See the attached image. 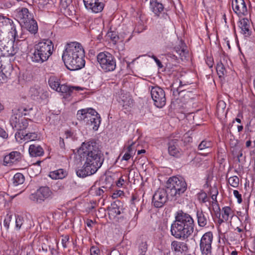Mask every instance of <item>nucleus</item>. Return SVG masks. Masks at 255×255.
Wrapping results in <instances>:
<instances>
[{
    "label": "nucleus",
    "mask_w": 255,
    "mask_h": 255,
    "mask_svg": "<svg viewBox=\"0 0 255 255\" xmlns=\"http://www.w3.org/2000/svg\"><path fill=\"white\" fill-rule=\"evenodd\" d=\"M97 61L105 72L113 71L116 67V59L109 52H100L97 56Z\"/></svg>",
    "instance_id": "39448f33"
},
{
    "label": "nucleus",
    "mask_w": 255,
    "mask_h": 255,
    "mask_svg": "<svg viewBox=\"0 0 255 255\" xmlns=\"http://www.w3.org/2000/svg\"><path fill=\"white\" fill-rule=\"evenodd\" d=\"M29 93L31 98L35 101H39L41 99H43L46 97V93L43 92L40 88H31L30 90Z\"/></svg>",
    "instance_id": "c85d7f7f"
},
{
    "label": "nucleus",
    "mask_w": 255,
    "mask_h": 255,
    "mask_svg": "<svg viewBox=\"0 0 255 255\" xmlns=\"http://www.w3.org/2000/svg\"><path fill=\"white\" fill-rule=\"evenodd\" d=\"M13 23V21L10 23H9L11 26V31L10 33L11 34V36L13 37L14 40H17L18 38V33L17 31L16 30V26L14 25H12Z\"/></svg>",
    "instance_id": "49530a36"
},
{
    "label": "nucleus",
    "mask_w": 255,
    "mask_h": 255,
    "mask_svg": "<svg viewBox=\"0 0 255 255\" xmlns=\"http://www.w3.org/2000/svg\"><path fill=\"white\" fill-rule=\"evenodd\" d=\"M24 219L23 218L17 216L15 219V228L17 230H19L23 225Z\"/></svg>",
    "instance_id": "a18cd8bd"
},
{
    "label": "nucleus",
    "mask_w": 255,
    "mask_h": 255,
    "mask_svg": "<svg viewBox=\"0 0 255 255\" xmlns=\"http://www.w3.org/2000/svg\"><path fill=\"white\" fill-rule=\"evenodd\" d=\"M226 104L223 101H220L217 105L216 110L218 115H223L225 113V110Z\"/></svg>",
    "instance_id": "58836bf2"
},
{
    "label": "nucleus",
    "mask_w": 255,
    "mask_h": 255,
    "mask_svg": "<svg viewBox=\"0 0 255 255\" xmlns=\"http://www.w3.org/2000/svg\"><path fill=\"white\" fill-rule=\"evenodd\" d=\"M96 113V110L91 108H87L78 110L77 112L76 117L78 121L81 122L89 121L88 119L93 114Z\"/></svg>",
    "instance_id": "aec40b11"
},
{
    "label": "nucleus",
    "mask_w": 255,
    "mask_h": 255,
    "mask_svg": "<svg viewBox=\"0 0 255 255\" xmlns=\"http://www.w3.org/2000/svg\"><path fill=\"white\" fill-rule=\"evenodd\" d=\"M82 90V88L78 86H69L65 84L60 85L58 89L56 91L65 94V98L71 96L74 91H78Z\"/></svg>",
    "instance_id": "5701e85b"
},
{
    "label": "nucleus",
    "mask_w": 255,
    "mask_h": 255,
    "mask_svg": "<svg viewBox=\"0 0 255 255\" xmlns=\"http://www.w3.org/2000/svg\"><path fill=\"white\" fill-rule=\"evenodd\" d=\"M97 171V169L84 162L82 167L76 170V174L79 177L84 178L95 174Z\"/></svg>",
    "instance_id": "f3484780"
},
{
    "label": "nucleus",
    "mask_w": 255,
    "mask_h": 255,
    "mask_svg": "<svg viewBox=\"0 0 255 255\" xmlns=\"http://www.w3.org/2000/svg\"><path fill=\"white\" fill-rule=\"evenodd\" d=\"M25 180V178L23 175L20 173H16L12 179V183L14 186H17L23 183Z\"/></svg>",
    "instance_id": "c9c22d12"
},
{
    "label": "nucleus",
    "mask_w": 255,
    "mask_h": 255,
    "mask_svg": "<svg viewBox=\"0 0 255 255\" xmlns=\"http://www.w3.org/2000/svg\"><path fill=\"white\" fill-rule=\"evenodd\" d=\"M239 26L241 29L242 33L246 37L251 35L252 31L250 28L249 20L248 18H242L239 21Z\"/></svg>",
    "instance_id": "393cba45"
},
{
    "label": "nucleus",
    "mask_w": 255,
    "mask_h": 255,
    "mask_svg": "<svg viewBox=\"0 0 255 255\" xmlns=\"http://www.w3.org/2000/svg\"><path fill=\"white\" fill-rule=\"evenodd\" d=\"M15 18L20 25L25 24L28 20H32L33 16L27 8L21 7L16 9Z\"/></svg>",
    "instance_id": "ddd939ff"
},
{
    "label": "nucleus",
    "mask_w": 255,
    "mask_h": 255,
    "mask_svg": "<svg viewBox=\"0 0 255 255\" xmlns=\"http://www.w3.org/2000/svg\"><path fill=\"white\" fill-rule=\"evenodd\" d=\"M22 27L25 28L30 33L35 34L38 31V25L36 21L32 18V20H28L25 24L21 25Z\"/></svg>",
    "instance_id": "7c9ffc66"
},
{
    "label": "nucleus",
    "mask_w": 255,
    "mask_h": 255,
    "mask_svg": "<svg viewBox=\"0 0 255 255\" xmlns=\"http://www.w3.org/2000/svg\"><path fill=\"white\" fill-rule=\"evenodd\" d=\"M11 22H12V20L10 19L0 15V41H1L2 27L3 25L4 24H7V23H10Z\"/></svg>",
    "instance_id": "a19ab883"
},
{
    "label": "nucleus",
    "mask_w": 255,
    "mask_h": 255,
    "mask_svg": "<svg viewBox=\"0 0 255 255\" xmlns=\"http://www.w3.org/2000/svg\"><path fill=\"white\" fill-rule=\"evenodd\" d=\"M108 36L110 38L114 43H116L119 39V37L116 32L109 31L107 33Z\"/></svg>",
    "instance_id": "de8ad7c7"
},
{
    "label": "nucleus",
    "mask_w": 255,
    "mask_h": 255,
    "mask_svg": "<svg viewBox=\"0 0 255 255\" xmlns=\"http://www.w3.org/2000/svg\"><path fill=\"white\" fill-rule=\"evenodd\" d=\"M196 217L199 226L204 227L207 225L209 219L208 213L203 212L201 210H197Z\"/></svg>",
    "instance_id": "c756f323"
},
{
    "label": "nucleus",
    "mask_w": 255,
    "mask_h": 255,
    "mask_svg": "<svg viewBox=\"0 0 255 255\" xmlns=\"http://www.w3.org/2000/svg\"><path fill=\"white\" fill-rule=\"evenodd\" d=\"M37 48V46H34L33 48L31 49L29 56L33 62L41 64L47 60H44V56L42 55V53Z\"/></svg>",
    "instance_id": "4be33fe9"
},
{
    "label": "nucleus",
    "mask_w": 255,
    "mask_h": 255,
    "mask_svg": "<svg viewBox=\"0 0 255 255\" xmlns=\"http://www.w3.org/2000/svg\"><path fill=\"white\" fill-rule=\"evenodd\" d=\"M121 202L116 201L112 203L111 206L108 208L109 214L113 217H116L117 216L122 213V208L120 207Z\"/></svg>",
    "instance_id": "cd10ccee"
},
{
    "label": "nucleus",
    "mask_w": 255,
    "mask_h": 255,
    "mask_svg": "<svg viewBox=\"0 0 255 255\" xmlns=\"http://www.w3.org/2000/svg\"><path fill=\"white\" fill-rule=\"evenodd\" d=\"M174 51L179 55L182 60L186 58L187 52L186 49L181 46H178L174 48Z\"/></svg>",
    "instance_id": "4c0bfd02"
},
{
    "label": "nucleus",
    "mask_w": 255,
    "mask_h": 255,
    "mask_svg": "<svg viewBox=\"0 0 255 255\" xmlns=\"http://www.w3.org/2000/svg\"><path fill=\"white\" fill-rule=\"evenodd\" d=\"M69 237L68 235L62 237L61 242L63 248H67V244L69 243Z\"/></svg>",
    "instance_id": "603ef678"
},
{
    "label": "nucleus",
    "mask_w": 255,
    "mask_h": 255,
    "mask_svg": "<svg viewBox=\"0 0 255 255\" xmlns=\"http://www.w3.org/2000/svg\"><path fill=\"white\" fill-rule=\"evenodd\" d=\"M48 84L51 89L56 91L60 85V79L55 76H51L48 79Z\"/></svg>",
    "instance_id": "f704fd0d"
},
{
    "label": "nucleus",
    "mask_w": 255,
    "mask_h": 255,
    "mask_svg": "<svg viewBox=\"0 0 255 255\" xmlns=\"http://www.w3.org/2000/svg\"><path fill=\"white\" fill-rule=\"evenodd\" d=\"M197 198L202 203H206L209 201L207 194L203 191H201L197 194Z\"/></svg>",
    "instance_id": "c03bdc74"
},
{
    "label": "nucleus",
    "mask_w": 255,
    "mask_h": 255,
    "mask_svg": "<svg viewBox=\"0 0 255 255\" xmlns=\"http://www.w3.org/2000/svg\"><path fill=\"white\" fill-rule=\"evenodd\" d=\"M11 217L9 216L7 218L5 219L3 221V225L5 228L7 230L9 228V223L10 221Z\"/></svg>",
    "instance_id": "bf43d9fd"
},
{
    "label": "nucleus",
    "mask_w": 255,
    "mask_h": 255,
    "mask_svg": "<svg viewBox=\"0 0 255 255\" xmlns=\"http://www.w3.org/2000/svg\"><path fill=\"white\" fill-rule=\"evenodd\" d=\"M187 183L181 177H170L166 183V189L168 194L176 200L187 190Z\"/></svg>",
    "instance_id": "20e7f679"
},
{
    "label": "nucleus",
    "mask_w": 255,
    "mask_h": 255,
    "mask_svg": "<svg viewBox=\"0 0 255 255\" xmlns=\"http://www.w3.org/2000/svg\"><path fill=\"white\" fill-rule=\"evenodd\" d=\"M78 151L81 159L91 167L98 170L103 165L104 155L94 139L83 142Z\"/></svg>",
    "instance_id": "f257e3e1"
},
{
    "label": "nucleus",
    "mask_w": 255,
    "mask_h": 255,
    "mask_svg": "<svg viewBox=\"0 0 255 255\" xmlns=\"http://www.w3.org/2000/svg\"><path fill=\"white\" fill-rule=\"evenodd\" d=\"M171 249L175 253L186 255L189 252V248L186 242L173 241L171 244Z\"/></svg>",
    "instance_id": "dca6fc26"
},
{
    "label": "nucleus",
    "mask_w": 255,
    "mask_h": 255,
    "mask_svg": "<svg viewBox=\"0 0 255 255\" xmlns=\"http://www.w3.org/2000/svg\"><path fill=\"white\" fill-rule=\"evenodd\" d=\"M252 124L253 126L255 125V119H252L247 125V128L250 131H253L254 129V128L251 126Z\"/></svg>",
    "instance_id": "4d7b16f0"
},
{
    "label": "nucleus",
    "mask_w": 255,
    "mask_h": 255,
    "mask_svg": "<svg viewBox=\"0 0 255 255\" xmlns=\"http://www.w3.org/2000/svg\"><path fill=\"white\" fill-rule=\"evenodd\" d=\"M67 175L66 170L63 169H59L58 170L51 171L49 173V177L52 179H63Z\"/></svg>",
    "instance_id": "473e14b6"
},
{
    "label": "nucleus",
    "mask_w": 255,
    "mask_h": 255,
    "mask_svg": "<svg viewBox=\"0 0 255 255\" xmlns=\"http://www.w3.org/2000/svg\"><path fill=\"white\" fill-rule=\"evenodd\" d=\"M234 122H235V121H233L232 123L229 124L227 126H224L223 127V129L226 130V131L228 133V135H231L233 136V133L231 132L230 128L233 126V125L234 123Z\"/></svg>",
    "instance_id": "3c124183"
},
{
    "label": "nucleus",
    "mask_w": 255,
    "mask_h": 255,
    "mask_svg": "<svg viewBox=\"0 0 255 255\" xmlns=\"http://www.w3.org/2000/svg\"><path fill=\"white\" fill-rule=\"evenodd\" d=\"M125 180L122 177H121L116 182L117 186L119 187L123 186Z\"/></svg>",
    "instance_id": "e2e57ef3"
},
{
    "label": "nucleus",
    "mask_w": 255,
    "mask_h": 255,
    "mask_svg": "<svg viewBox=\"0 0 255 255\" xmlns=\"http://www.w3.org/2000/svg\"><path fill=\"white\" fill-rule=\"evenodd\" d=\"M21 159V154L20 152L14 151L5 155L3 158V164L10 166L19 162Z\"/></svg>",
    "instance_id": "6ab92c4d"
},
{
    "label": "nucleus",
    "mask_w": 255,
    "mask_h": 255,
    "mask_svg": "<svg viewBox=\"0 0 255 255\" xmlns=\"http://www.w3.org/2000/svg\"><path fill=\"white\" fill-rule=\"evenodd\" d=\"M85 51L81 44L73 42L67 43L62 54V60L71 71L81 69L85 66Z\"/></svg>",
    "instance_id": "f03ea898"
},
{
    "label": "nucleus",
    "mask_w": 255,
    "mask_h": 255,
    "mask_svg": "<svg viewBox=\"0 0 255 255\" xmlns=\"http://www.w3.org/2000/svg\"><path fill=\"white\" fill-rule=\"evenodd\" d=\"M216 71L220 78L222 77L225 75V68L223 64L221 62L217 63L216 66Z\"/></svg>",
    "instance_id": "79ce46f5"
},
{
    "label": "nucleus",
    "mask_w": 255,
    "mask_h": 255,
    "mask_svg": "<svg viewBox=\"0 0 255 255\" xmlns=\"http://www.w3.org/2000/svg\"><path fill=\"white\" fill-rule=\"evenodd\" d=\"M228 183L231 186L237 188L239 184V178L237 176H232L229 178Z\"/></svg>",
    "instance_id": "37998d69"
},
{
    "label": "nucleus",
    "mask_w": 255,
    "mask_h": 255,
    "mask_svg": "<svg viewBox=\"0 0 255 255\" xmlns=\"http://www.w3.org/2000/svg\"><path fill=\"white\" fill-rule=\"evenodd\" d=\"M178 143L177 139L169 140L168 143V151L170 155L176 157L181 155V149L178 146Z\"/></svg>",
    "instance_id": "412c9836"
},
{
    "label": "nucleus",
    "mask_w": 255,
    "mask_h": 255,
    "mask_svg": "<svg viewBox=\"0 0 255 255\" xmlns=\"http://www.w3.org/2000/svg\"><path fill=\"white\" fill-rule=\"evenodd\" d=\"M83 1L86 8L95 13L101 12L104 7L102 0H83Z\"/></svg>",
    "instance_id": "4468645a"
},
{
    "label": "nucleus",
    "mask_w": 255,
    "mask_h": 255,
    "mask_svg": "<svg viewBox=\"0 0 255 255\" xmlns=\"http://www.w3.org/2000/svg\"><path fill=\"white\" fill-rule=\"evenodd\" d=\"M59 146L62 149H64L65 148V143L64 139L61 137H60L59 138Z\"/></svg>",
    "instance_id": "774afa93"
},
{
    "label": "nucleus",
    "mask_w": 255,
    "mask_h": 255,
    "mask_svg": "<svg viewBox=\"0 0 255 255\" xmlns=\"http://www.w3.org/2000/svg\"><path fill=\"white\" fill-rule=\"evenodd\" d=\"M15 47H17L19 48L18 52L20 51L21 53H24L25 51L26 48L27 47V44L26 46H24L23 45H21L20 46H17L16 43H14Z\"/></svg>",
    "instance_id": "680f3d73"
},
{
    "label": "nucleus",
    "mask_w": 255,
    "mask_h": 255,
    "mask_svg": "<svg viewBox=\"0 0 255 255\" xmlns=\"http://www.w3.org/2000/svg\"><path fill=\"white\" fill-rule=\"evenodd\" d=\"M134 144V142H132L131 144H130L128 148H127V152L130 153L131 154H132V151H133V149L132 148V146Z\"/></svg>",
    "instance_id": "338daca9"
},
{
    "label": "nucleus",
    "mask_w": 255,
    "mask_h": 255,
    "mask_svg": "<svg viewBox=\"0 0 255 255\" xmlns=\"http://www.w3.org/2000/svg\"><path fill=\"white\" fill-rule=\"evenodd\" d=\"M37 136V134L35 132L26 133L25 131H21L16 132L15 134V139L19 143L36 140Z\"/></svg>",
    "instance_id": "a211bd4d"
},
{
    "label": "nucleus",
    "mask_w": 255,
    "mask_h": 255,
    "mask_svg": "<svg viewBox=\"0 0 255 255\" xmlns=\"http://www.w3.org/2000/svg\"><path fill=\"white\" fill-rule=\"evenodd\" d=\"M206 63L209 68H212L214 64L213 59L212 57H207L206 59Z\"/></svg>",
    "instance_id": "13d9d810"
},
{
    "label": "nucleus",
    "mask_w": 255,
    "mask_h": 255,
    "mask_svg": "<svg viewBox=\"0 0 255 255\" xmlns=\"http://www.w3.org/2000/svg\"><path fill=\"white\" fill-rule=\"evenodd\" d=\"M52 192L47 186H42L29 196V199L37 203H41L51 196Z\"/></svg>",
    "instance_id": "6e6552de"
},
{
    "label": "nucleus",
    "mask_w": 255,
    "mask_h": 255,
    "mask_svg": "<svg viewBox=\"0 0 255 255\" xmlns=\"http://www.w3.org/2000/svg\"><path fill=\"white\" fill-rule=\"evenodd\" d=\"M148 245L146 242H142L138 246V252H147Z\"/></svg>",
    "instance_id": "09e8293b"
},
{
    "label": "nucleus",
    "mask_w": 255,
    "mask_h": 255,
    "mask_svg": "<svg viewBox=\"0 0 255 255\" xmlns=\"http://www.w3.org/2000/svg\"><path fill=\"white\" fill-rule=\"evenodd\" d=\"M233 193L235 197L237 198L238 202L240 204L242 202V195L239 193L238 190H234Z\"/></svg>",
    "instance_id": "6e6d98bb"
},
{
    "label": "nucleus",
    "mask_w": 255,
    "mask_h": 255,
    "mask_svg": "<svg viewBox=\"0 0 255 255\" xmlns=\"http://www.w3.org/2000/svg\"><path fill=\"white\" fill-rule=\"evenodd\" d=\"M110 255H124V254L121 253L118 250H114L111 252Z\"/></svg>",
    "instance_id": "69168bd1"
},
{
    "label": "nucleus",
    "mask_w": 255,
    "mask_h": 255,
    "mask_svg": "<svg viewBox=\"0 0 255 255\" xmlns=\"http://www.w3.org/2000/svg\"><path fill=\"white\" fill-rule=\"evenodd\" d=\"M150 94L154 105L159 108L163 107L166 104V98L164 90L159 86L151 87Z\"/></svg>",
    "instance_id": "423d86ee"
},
{
    "label": "nucleus",
    "mask_w": 255,
    "mask_h": 255,
    "mask_svg": "<svg viewBox=\"0 0 255 255\" xmlns=\"http://www.w3.org/2000/svg\"><path fill=\"white\" fill-rule=\"evenodd\" d=\"M100 250L96 247L93 246L90 249L91 255H99Z\"/></svg>",
    "instance_id": "5fc2aeb1"
},
{
    "label": "nucleus",
    "mask_w": 255,
    "mask_h": 255,
    "mask_svg": "<svg viewBox=\"0 0 255 255\" xmlns=\"http://www.w3.org/2000/svg\"><path fill=\"white\" fill-rule=\"evenodd\" d=\"M213 234L208 232L203 235L200 243V248L202 255H212Z\"/></svg>",
    "instance_id": "0eeeda50"
},
{
    "label": "nucleus",
    "mask_w": 255,
    "mask_h": 255,
    "mask_svg": "<svg viewBox=\"0 0 255 255\" xmlns=\"http://www.w3.org/2000/svg\"><path fill=\"white\" fill-rule=\"evenodd\" d=\"M131 156L132 154L131 153L126 152L123 156L122 160L128 161L131 158Z\"/></svg>",
    "instance_id": "0e129e2a"
},
{
    "label": "nucleus",
    "mask_w": 255,
    "mask_h": 255,
    "mask_svg": "<svg viewBox=\"0 0 255 255\" xmlns=\"http://www.w3.org/2000/svg\"><path fill=\"white\" fill-rule=\"evenodd\" d=\"M175 218L171 225V235L177 239H187L194 232L195 224L193 219L182 210L176 213Z\"/></svg>",
    "instance_id": "7ed1b4c3"
},
{
    "label": "nucleus",
    "mask_w": 255,
    "mask_h": 255,
    "mask_svg": "<svg viewBox=\"0 0 255 255\" xmlns=\"http://www.w3.org/2000/svg\"><path fill=\"white\" fill-rule=\"evenodd\" d=\"M213 146L212 142L210 140L204 139L199 144L198 149L202 150L205 149L211 148Z\"/></svg>",
    "instance_id": "e433bc0d"
},
{
    "label": "nucleus",
    "mask_w": 255,
    "mask_h": 255,
    "mask_svg": "<svg viewBox=\"0 0 255 255\" xmlns=\"http://www.w3.org/2000/svg\"><path fill=\"white\" fill-rule=\"evenodd\" d=\"M232 6L234 12L238 15H246L248 9L244 0H233Z\"/></svg>",
    "instance_id": "2eb2a0df"
},
{
    "label": "nucleus",
    "mask_w": 255,
    "mask_h": 255,
    "mask_svg": "<svg viewBox=\"0 0 255 255\" xmlns=\"http://www.w3.org/2000/svg\"><path fill=\"white\" fill-rule=\"evenodd\" d=\"M169 195L167 189L159 188L156 191L152 197V203L156 208H161L168 201Z\"/></svg>",
    "instance_id": "1a4fd4ad"
},
{
    "label": "nucleus",
    "mask_w": 255,
    "mask_h": 255,
    "mask_svg": "<svg viewBox=\"0 0 255 255\" xmlns=\"http://www.w3.org/2000/svg\"><path fill=\"white\" fill-rule=\"evenodd\" d=\"M18 50L19 48L15 47L13 42H7L0 48V68L2 66V57L13 56L18 52Z\"/></svg>",
    "instance_id": "f8f14e48"
},
{
    "label": "nucleus",
    "mask_w": 255,
    "mask_h": 255,
    "mask_svg": "<svg viewBox=\"0 0 255 255\" xmlns=\"http://www.w3.org/2000/svg\"><path fill=\"white\" fill-rule=\"evenodd\" d=\"M0 137L6 139L8 137V134L6 131L0 127Z\"/></svg>",
    "instance_id": "052dcab7"
},
{
    "label": "nucleus",
    "mask_w": 255,
    "mask_h": 255,
    "mask_svg": "<svg viewBox=\"0 0 255 255\" xmlns=\"http://www.w3.org/2000/svg\"><path fill=\"white\" fill-rule=\"evenodd\" d=\"M221 215L224 220L228 221L230 218L231 220L233 217V212L230 207L225 206L222 209Z\"/></svg>",
    "instance_id": "72a5a7b5"
},
{
    "label": "nucleus",
    "mask_w": 255,
    "mask_h": 255,
    "mask_svg": "<svg viewBox=\"0 0 255 255\" xmlns=\"http://www.w3.org/2000/svg\"><path fill=\"white\" fill-rule=\"evenodd\" d=\"M211 192L212 193L211 196L212 199L214 201L215 204H217V196L218 194V189L216 188H213L211 190Z\"/></svg>",
    "instance_id": "8fccbe9b"
},
{
    "label": "nucleus",
    "mask_w": 255,
    "mask_h": 255,
    "mask_svg": "<svg viewBox=\"0 0 255 255\" xmlns=\"http://www.w3.org/2000/svg\"><path fill=\"white\" fill-rule=\"evenodd\" d=\"M149 8L155 15L157 16H159L164 10L162 3L158 2L157 0H150Z\"/></svg>",
    "instance_id": "a878e982"
},
{
    "label": "nucleus",
    "mask_w": 255,
    "mask_h": 255,
    "mask_svg": "<svg viewBox=\"0 0 255 255\" xmlns=\"http://www.w3.org/2000/svg\"><path fill=\"white\" fill-rule=\"evenodd\" d=\"M26 37L24 34L21 33L20 35L18 34V38L17 40H14L13 42L15 43L17 46H20L21 45L26 46L27 41L25 40Z\"/></svg>",
    "instance_id": "ea45409f"
},
{
    "label": "nucleus",
    "mask_w": 255,
    "mask_h": 255,
    "mask_svg": "<svg viewBox=\"0 0 255 255\" xmlns=\"http://www.w3.org/2000/svg\"><path fill=\"white\" fill-rule=\"evenodd\" d=\"M28 151L30 155L33 157L42 156L44 154L43 149L40 145L37 144L30 145Z\"/></svg>",
    "instance_id": "2f4dec72"
},
{
    "label": "nucleus",
    "mask_w": 255,
    "mask_h": 255,
    "mask_svg": "<svg viewBox=\"0 0 255 255\" xmlns=\"http://www.w3.org/2000/svg\"><path fill=\"white\" fill-rule=\"evenodd\" d=\"M109 179H111V177H105L104 179L102 178L100 180V183L101 186L96 189L95 195L96 196H101L103 195L105 191L102 188L107 189L111 187L112 183L109 181Z\"/></svg>",
    "instance_id": "bb28decb"
},
{
    "label": "nucleus",
    "mask_w": 255,
    "mask_h": 255,
    "mask_svg": "<svg viewBox=\"0 0 255 255\" xmlns=\"http://www.w3.org/2000/svg\"><path fill=\"white\" fill-rule=\"evenodd\" d=\"M149 56L154 60L159 68H162L163 67L162 63L155 55H152L151 56Z\"/></svg>",
    "instance_id": "864d4df0"
},
{
    "label": "nucleus",
    "mask_w": 255,
    "mask_h": 255,
    "mask_svg": "<svg viewBox=\"0 0 255 255\" xmlns=\"http://www.w3.org/2000/svg\"><path fill=\"white\" fill-rule=\"evenodd\" d=\"M10 124L12 128L17 131V132L24 131L28 126L27 120L18 114L11 117Z\"/></svg>",
    "instance_id": "9d476101"
},
{
    "label": "nucleus",
    "mask_w": 255,
    "mask_h": 255,
    "mask_svg": "<svg viewBox=\"0 0 255 255\" xmlns=\"http://www.w3.org/2000/svg\"><path fill=\"white\" fill-rule=\"evenodd\" d=\"M34 46H37V49L44 56V60H48L52 55L53 51V44L49 39H43L35 44Z\"/></svg>",
    "instance_id": "9b49d317"
},
{
    "label": "nucleus",
    "mask_w": 255,
    "mask_h": 255,
    "mask_svg": "<svg viewBox=\"0 0 255 255\" xmlns=\"http://www.w3.org/2000/svg\"><path fill=\"white\" fill-rule=\"evenodd\" d=\"M88 119L89 121H86L85 123L86 125L89 127H91L93 129L96 131L98 129L99 126L101 124V119L100 115L96 111V113Z\"/></svg>",
    "instance_id": "b1692460"
}]
</instances>
